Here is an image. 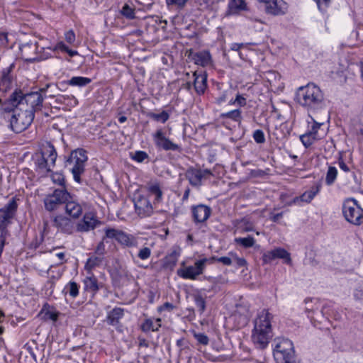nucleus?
I'll use <instances>...</instances> for the list:
<instances>
[{"label": "nucleus", "instance_id": "8fccbe9b", "mask_svg": "<svg viewBox=\"0 0 363 363\" xmlns=\"http://www.w3.org/2000/svg\"><path fill=\"white\" fill-rule=\"evenodd\" d=\"M253 138L257 143L262 144L265 142L264 132L262 130H256L253 133Z\"/></svg>", "mask_w": 363, "mask_h": 363}, {"label": "nucleus", "instance_id": "864d4df0", "mask_svg": "<svg viewBox=\"0 0 363 363\" xmlns=\"http://www.w3.org/2000/svg\"><path fill=\"white\" fill-rule=\"evenodd\" d=\"M106 238L105 236L103 238L102 241H101L96 246L95 250V254L104 257L106 253L104 240Z\"/></svg>", "mask_w": 363, "mask_h": 363}, {"label": "nucleus", "instance_id": "1a4fd4ad", "mask_svg": "<svg viewBox=\"0 0 363 363\" xmlns=\"http://www.w3.org/2000/svg\"><path fill=\"white\" fill-rule=\"evenodd\" d=\"M70 198L71 194L65 187L56 189L44 199L45 208L48 211H54L61 205L65 204L67 199Z\"/></svg>", "mask_w": 363, "mask_h": 363}, {"label": "nucleus", "instance_id": "7ed1b4c3", "mask_svg": "<svg viewBox=\"0 0 363 363\" xmlns=\"http://www.w3.org/2000/svg\"><path fill=\"white\" fill-rule=\"evenodd\" d=\"M296 99L308 112H314L325 107L323 93L319 86L313 83L300 86L296 91Z\"/></svg>", "mask_w": 363, "mask_h": 363}, {"label": "nucleus", "instance_id": "6ab92c4d", "mask_svg": "<svg viewBox=\"0 0 363 363\" xmlns=\"http://www.w3.org/2000/svg\"><path fill=\"white\" fill-rule=\"evenodd\" d=\"M193 220L196 224L205 223L211 214V208L204 204L191 207Z\"/></svg>", "mask_w": 363, "mask_h": 363}, {"label": "nucleus", "instance_id": "7c9ffc66", "mask_svg": "<svg viewBox=\"0 0 363 363\" xmlns=\"http://www.w3.org/2000/svg\"><path fill=\"white\" fill-rule=\"evenodd\" d=\"M147 190L151 194L155 196L154 203H160L162 201L163 193L158 183L154 182L149 184Z\"/></svg>", "mask_w": 363, "mask_h": 363}, {"label": "nucleus", "instance_id": "c85d7f7f", "mask_svg": "<svg viewBox=\"0 0 363 363\" xmlns=\"http://www.w3.org/2000/svg\"><path fill=\"white\" fill-rule=\"evenodd\" d=\"M321 185L320 184H316L311 187V189L308 191H305L301 196L299 197H296L294 199V202L296 203L298 201L310 203L315 196L319 192L320 189Z\"/></svg>", "mask_w": 363, "mask_h": 363}, {"label": "nucleus", "instance_id": "de8ad7c7", "mask_svg": "<svg viewBox=\"0 0 363 363\" xmlns=\"http://www.w3.org/2000/svg\"><path fill=\"white\" fill-rule=\"evenodd\" d=\"M148 158V155L144 151H136L132 156V159L138 162H143Z\"/></svg>", "mask_w": 363, "mask_h": 363}, {"label": "nucleus", "instance_id": "20e7f679", "mask_svg": "<svg viewBox=\"0 0 363 363\" xmlns=\"http://www.w3.org/2000/svg\"><path fill=\"white\" fill-rule=\"evenodd\" d=\"M274 356L279 363H298L295 355L293 342L284 337H277L274 341Z\"/></svg>", "mask_w": 363, "mask_h": 363}, {"label": "nucleus", "instance_id": "5701e85b", "mask_svg": "<svg viewBox=\"0 0 363 363\" xmlns=\"http://www.w3.org/2000/svg\"><path fill=\"white\" fill-rule=\"evenodd\" d=\"M245 10H247V5L244 0H231L228 4L225 16L238 14Z\"/></svg>", "mask_w": 363, "mask_h": 363}, {"label": "nucleus", "instance_id": "49530a36", "mask_svg": "<svg viewBox=\"0 0 363 363\" xmlns=\"http://www.w3.org/2000/svg\"><path fill=\"white\" fill-rule=\"evenodd\" d=\"M151 254L152 252L150 248L147 247H144L139 250L138 257L142 260H145L150 257Z\"/></svg>", "mask_w": 363, "mask_h": 363}, {"label": "nucleus", "instance_id": "2eb2a0df", "mask_svg": "<svg viewBox=\"0 0 363 363\" xmlns=\"http://www.w3.org/2000/svg\"><path fill=\"white\" fill-rule=\"evenodd\" d=\"M135 211L142 218L150 216L153 213V208L150 201L144 196L139 195L134 199Z\"/></svg>", "mask_w": 363, "mask_h": 363}, {"label": "nucleus", "instance_id": "e2e57ef3", "mask_svg": "<svg viewBox=\"0 0 363 363\" xmlns=\"http://www.w3.org/2000/svg\"><path fill=\"white\" fill-rule=\"evenodd\" d=\"M235 261H236V264L239 267H244L247 264V262L244 258L236 257Z\"/></svg>", "mask_w": 363, "mask_h": 363}, {"label": "nucleus", "instance_id": "b1692460", "mask_svg": "<svg viewBox=\"0 0 363 363\" xmlns=\"http://www.w3.org/2000/svg\"><path fill=\"white\" fill-rule=\"evenodd\" d=\"M185 176L191 185L194 186H200L201 185L202 174L200 172V169L189 168L186 170Z\"/></svg>", "mask_w": 363, "mask_h": 363}, {"label": "nucleus", "instance_id": "e433bc0d", "mask_svg": "<svg viewBox=\"0 0 363 363\" xmlns=\"http://www.w3.org/2000/svg\"><path fill=\"white\" fill-rule=\"evenodd\" d=\"M63 292L69 294L72 298H75L79 294V285L74 281H69L65 286Z\"/></svg>", "mask_w": 363, "mask_h": 363}, {"label": "nucleus", "instance_id": "6e6552de", "mask_svg": "<svg viewBox=\"0 0 363 363\" xmlns=\"http://www.w3.org/2000/svg\"><path fill=\"white\" fill-rule=\"evenodd\" d=\"M212 264L211 259L203 258L196 260L194 265L185 266L184 262L182 263V267L177 269V275L184 279L195 280L197 277L202 274L207 264Z\"/></svg>", "mask_w": 363, "mask_h": 363}, {"label": "nucleus", "instance_id": "39448f33", "mask_svg": "<svg viewBox=\"0 0 363 363\" xmlns=\"http://www.w3.org/2000/svg\"><path fill=\"white\" fill-rule=\"evenodd\" d=\"M87 160L86 151L79 148L72 151L65 161V167L69 168L73 174L74 181L77 183H81L80 176L85 170L84 167Z\"/></svg>", "mask_w": 363, "mask_h": 363}, {"label": "nucleus", "instance_id": "a878e982", "mask_svg": "<svg viewBox=\"0 0 363 363\" xmlns=\"http://www.w3.org/2000/svg\"><path fill=\"white\" fill-rule=\"evenodd\" d=\"M124 315V309L116 307L108 313L107 323L108 325L117 326L120 323V320Z\"/></svg>", "mask_w": 363, "mask_h": 363}, {"label": "nucleus", "instance_id": "a18cd8bd", "mask_svg": "<svg viewBox=\"0 0 363 363\" xmlns=\"http://www.w3.org/2000/svg\"><path fill=\"white\" fill-rule=\"evenodd\" d=\"M160 326V325H158V326H157L155 328L154 326L152 320H150V319H147L143 323L141 328H142L143 331H144V332H147V331H149L150 330H152V331H157V330H158V328Z\"/></svg>", "mask_w": 363, "mask_h": 363}, {"label": "nucleus", "instance_id": "423d86ee", "mask_svg": "<svg viewBox=\"0 0 363 363\" xmlns=\"http://www.w3.org/2000/svg\"><path fill=\"white\" fill-rule=\"evenodd\" d=\"M13 111L14 113L10 120V127L13 132L20 133L30 125L35 115L33 112L22 108H14Z\"/></svg>", "mask_w": 363, "mask_h": 363}, {"label": "nucleus", "instance_id": "6e6d98bb", "mask_svg": "<svg viewBox=\"0 0 363 363\" xmlns=\"http://www.w3.org/2000/svg\"><path fill=\"white\" fill-rule=\"evenodd\" d=\"M321 11H325L326 8L328 6L330 0H314Z\"/></svg>", "mask_w": 363, "mask_h": 363}, {"label": "nucleus", "instance_id": "4468645a", "mask_svg": "<svg viewBox=\"0 0 363 363\" xmlns=\"http://www.w3.org/2000/svg\"><path fill=\"white\" fill-rule=\"evenodd\" d=\"M53 226L60 232L65 234H72L74 229V223L72 219L66 216L60 214L52 218Z\"/></svg>", "mask_w": 363, "mask_h": 363}, {"label": "nucleus", "instance_id": "bf43d9fd", "mask_svg": "<svg viewBox=\"0 0 363 363\" xmlns=\"http://www.w3.org/2000/svg\"><path fill=\"white\" fill-rule=\"evenodd\" d=\"M174 308H175V306L172 303H169V302H165L162 306H161L158 308V311H172Z\"/></svg>", "mask_w": 363, "mask_h": 363}, {"label": "nucleus", "instance_id": "c03bdc74", "mask_svg": "<svg viewBox=\"0 0 363 363\" xmlns=\"http://www.w3.org/2000/svg\"><path fill=\"white\" fill-rule=\"evenodd\" d=\"M56 48L67 52L70 57H74L78 55V52L77 50L69 49V47L63 42L58 43L56 45Z\"/></svg>", "mask_w": 363, "mask_h": 363}, {"label": "nucleus", "instance_id": "ddd939ff", "mask_svg": "<svg viewBox=\"0 0 363 363\" xmlns=\"http://www.w3.org/2000/svg\"><path fill=\"white\" fill-rule=\"evenodd\" d=\"M101 224V222L97 219L94 213L86 212L82 219L77 223L76 228L78 232L85 233L94 230Z\"/></svg>", "mask_w": 363, "mask_h": 363}, {"label": "nucleus", "instance_id": "4c0bfd02", "mask_svg": "<svg viewBox=\"0 0 363 363\" xmlns=\"http://www.w3.org/2000/svg\"><path fill=\"white\" fill-rule=\"evenodd\" d=\"M337 169L335 167L330 166L328 167V172L326 174V177H325L326 184L328 186L332 185L335 182V181L337 178Z\"/></svg>", "mask_w": 363, "mask_h": 363}, {"label": "nucleus", "instance_id": "a19ab883", "mask_svg": "<svg viewBox=\"0 0 363 363\" xmlns=\"http://www.w3.org/2000/svg\"><path fill=\"white\" fill-rule=\"evenodd\" d=\"M72 101L74 105L77 104V99L73 96L58 95L55 99V102L59 104L72 105Z\"/></svg>", "mask_w": 363, "mask_h": 363}, {"label": "nucleus", "instance_id": "cd10ccee", "mask_svg": "<svg viewBox=\"0 0 363 363\" xmlns=\"http://www.w3.org/2000/svg\"><path fill=\"white\" fill-rule=\"evenodd\" d=\"M91 275L84 280L85 290L96 294L100 289L103 287L102 283H99L97 278L91 272Z\"/></svg>", "mask_w": 363, "mask_h": 363}, {"label": "nucleus", "instance_id": "dca6fc26", "mask_svg": "<svg viewBox=\"0 0 363 363\" xmlns=\"http://www.w3.org/2000/svg\"><path fill=\"white\" fill-rule=\"evenodd\" d=\"M22 58L27 62L38 60L39 45L37 42L30 41L22 44L20 47Z\"/></svg>", "mask_w": 363, "mask_h": 363}, {"label": "nucleus", "instance_id": "f8f14e48", "mask_svg": "<svg viewBox=\"0 0 363 363\" xmlns=\"http://www.w3.org/2000/svg\"><path fill=\"white\" fill-rule=\"evenodd\" d=\"M153 141L155 146L158 149H161L165 151H177L181 152L182 147L173 143L168 138L165 136V133L162 129H158L152 135Z\"/></svg>", "mask_w": 363, "mask_h": 363}, {"label": "nucleus", "instance_id": "0eeeda50", "mask_svg": "<svg viewBox=\"0 0 363 363\" xmlns=\"http://www.w3.org/2000/svg\"><path fill=\"white\" fill-rule=\"evenodd\" d=\"M342 213L345 220L355 225L363 223V209L354 199H346L342 205Z\"/></svg>", "mask_w": 363, "mask_h": 363}, {"label": "nucleus", "instance_id": "603ef678", "mask_svg": "<svg viewBox=\"0 0 363 363\" xmlns=\"http://www.w3.org/2000/svg\"><path fill=\"white\" fill-rule=\"evenodd\" d=\"M194 337L196 340L203 345H207L209 342V339L207 335L204 333H195Z\"/></svg>", "mask_w": 363, "mask_h": 363}, {"label": "nucleus", "instance_id": "f704fd0d", "mask_svg": "<svg viewBox=\"0 0 363 363\" xmlns=\"http://www.w3.org/2000/svg\"><path fill=\"white\" fill-rule=\"evenodd\" d=\"M310 120L308 121V133L310 134L318 136V130L320 128V126L323 124V123H318L315 121V119L308 115Z\"/></svg>", "mask_w": 363, "mask_h": 363}, {"label": "nucleus", "instance_id": "f03ea898", "mask_svg": "<svg viewBox=\"0 0 363 363\" xmlns=\"http://www.w3.org/2000/svg\"><path fill=\"white\" fill-rule=\"evenodd\" d=\"M273 315L267 309L262 310L254 321L252 340L256 347L264 349L272 337V319Z\"/></svg>", "mask_w": 363, "mask_h": 363}, {"label": "nucleus", "instance_id": "aec40b11", "mask_svg": "<svg viewBox=\"0 0 363 363\" xmlns=\"http://www.w3.org/2000/svg\"><path fill=\"white\" fill-rule=\"evenodd\" d=\"M288 10L287 4L283 0H273L271 4L267 6L266 12L268 14L274 16L284 15Z\"/></svg>", "mask_w": 363, "mask_h": 363}, {"label": "nucleus", "instance_id": "774afa93", "mask_svg": "<svg viewBox=\"0 0 363 363\" xmlns=\"http://www.w3.org/2000/svg\"><path fill=\"white\" fill-rule=\"evenodd\" d=\"M281 217H282V213H276L272 216V217L271 218V220L273 222H277L279 220V219L281 218Z\"/></svg>", "mask_w": 363, "mask_h": 363}, {"label": "nucleus", "instance_id": "412c9836", "mask_svg": "<svg viewBox=\"0 0 363 363\" xmlns=\"http://www.w3.org/2000/svg\"><path fill=\"white\" fill-rule=\"evenodd\" d=\"M189 57L191 58L196 65H201L202 67L208 66L211 62V54L206 50L196 52L191 51L189 55Z\"/></svg>", "mask_w": 363, "mask_h": 363}, {"label": "nucleus", "instance_id": "4d7b16f0", "mask_svg": "<svg viewBox=\"0 0 363 363\" xmlns=\"http://www.w3.org/2000/svg\"><path fill=\"white\" fill-rule=\"evenodd\" d=\"M167 262L165 263L166 266L174 267L176 265L177 262V258L174 254H171L168 257H167Z\"/></svg>", "mask_w": 363, "mask_h": 363}, {"label": "nucleus", "instance_id": "338daca9", "mask_svg": "<svg viewBox=\"0 0 363 363\" xmlns=\"http://www.w3.org/2000/svg\"><path fill=\"white\" fill-rule=\"evenodd\" d=\"M139 346L140 347H148L149 343L146 341L144 338H139Z\"/></svg>", "mask_w": 363, "mask_h": 363}, {"label": "nucleus", "instance_id": "ea45409f", "mask_svg": "<svg viewBox=\"0 0 363 363\" xmlns=\"http://www.w3.org/2000/svg\"><path fill=\"white\" fill-rule=\"evenodd\" d=\"M235 242L245 248H249L255 245V240L253 237L249 235L247 238H235Z\"/></svg>", "mask_w": 363, "mask_h": 363}, {"label": "nucleus", "instance_id": "79ce46f5", "mask_svg": "<svg viewBox=\"0 0 363 363\" xmlns=\"http://www.w3.org/2000/svg\"><path fill=\"white\" fill-rule=\"evenodd\" d=\"M194 300L199 311L203 313L206 310V301L205 298L201 294L194 295Z\"/></svg>", "mask_w": 363, "mask_h": 363}, {"label": "nucleus", "instance_id": "3c124183", "mask_svg": "<svg viewBox=\"0 0 363 363\" xmlns=\"http://www.w3.org/2000/svg\"><path fill=\"white\" fill-rule=\"evenodd\" d=\"M52 179L54 183L62 186V188L65 187V178L62 174L58 172L52 174Z\"/></svg>", "mask_w": 363, "mask_h": 363}, {"label": "nucleus", "instance_id": "c756f323", "mask_svg": "<svg viewBox=\"0 0 363 363\" xmlns=\"http://www.w3.org/2000/svg\"><path fill=\"white\" fill-rule=\"evenodd\" d=\"M40 315L42 316V319L44 320H52L55 322L58 318L59 313L55 310H50V306L46 303L43 306Z\"/></svg>", "mask_w": 363, "mask_h": 363}, {"label": "nucleus", "instance_id": "393cba45", "mask_svg": "<svg viewBox=\"0 0 363 363\" xmlns=\"http://www.w3.org/2000/svg\"><path fill=\"white\" fill-rule=\"evenodd\" d=\"M40 154L48 159L51 162V164H54L55 165L57 153L54 145L50 142L46 141L43 144V148L40 151Z\"/></svg>", "mask_w": 363, "mask_h": 363}, {"label": "nucleus", "instance_id": "a211bd4d", "mask_svg": "<svg viewBox=\"0 0 363 363\" xmlns=\"http://www.w3.org/2000/svg\"><path fill=\"white\" fill-rule=\"evenodd\" d=\"M67 200L65 204V213L72 219H78L83 213L82 204L73 194H71V198Z\"/></svg>", "mask_w": 363, "mask_h": 363}, {"label": "nucleus", "instance_id": "bb28decb", "mask_svg": "<svg viewBox=\"0 0 363 363\" xmlns=\"http://www.w3.org/2000/svg\"><path fill=\"white\" fill-rule=\"evenodd\" d=\"M35 164L37 169L43 173L52 172V169L55 167V164H51V162L42 154L36 158Z\"/></svg>", "mask_w": 363, "mask_h": 363}, {"label": "nucleus", "instance_id": "f3484780", "mask_svg": "<svg viewBox=\"0 0 363 363\" xmlns=\"http://www.w3.org/2000/svg\"><path fill=\"white\" fill-rule=\"evenodd\" d=\"M276 259H283L286 264H291L290 253L281 247H277L272 250L267 251L263 255V262L265 264L270 263Z\"/></svg>", "mask_w": 363, "mask_h": 363}, {"label": "nucleus", "instance_id": "9d476101", "mask_svg": "<svg viewBox=\"0 0 363 363\" xmlns=\"http://www.w3.org/2000/svg\"><path fill=\"white\" fill-rule=\"evenodd\" d=\"M18 208L15 198H12L1 208H0V237L6 235L7 228L11 224Z\"/></svg>", "mask_w": 363, "mask_h": 363}, {"label": "nucleus", "instance_id": "13d9d810", "mask_svg": "<svg viewBox=\"0 0 363 363\" xmlns=\"http://www.w3.org/2000/svg\"><path fill=\"white\" fill-rule=\"evenodd\" d=\"M65 40L70 44L75 41V34L72 30H69L65 33Z\"/></svg>", "mask_w": 363, "mask_h": 363}, {"label": "nucleus", "instance_id": "0e129e2a", "mask_svg": "<svg viewBox=\"0 0 363 363\" xmlns=\"http://www.w3.org/2000/svg\"><path fill=\"white\" fill-rule=\"evenodd\" d=\"M242 222H243L245 224V227L244 228L245 231L249 232V231H252L253 230L252 225L248 221H247L245 219H242Z\"/></svg>", "mask_w": 363, "mask_h": 363}, {"label": "nucleus", "instance_id": "69168bd1", "mask_svg": "<svg viewBox=\"0 0 363 363\" xmlns=\"http://www.w3.org/2000/svg\"><path fill=\"white\" fill-rule=\"evenodd\" d=\"M244 45L243 43H233L231 45V50L235 51H238L241 48H242Z\"/></svg>", "mask_w": 363, "mask_h": 363}, {"label": "nucleus", "instance_id": "680f3d73", "mask_svg": "<svg viewBox=\"0 0 363 363\" xmlns=\"http://www.w3.org/2000/svg\"><path fill=\"white\" fill-rule=\"evenodd\" d=\"M339 166L340 168L345 172H348L350 171L349 167L342 160H339Z\"/></svg>", "mask_w": 363, "mask_h": 363}, {"label": "nucleus", "instance_id": "f257e3e1", "mask_svg": "<svg viewBox=\"0 0 363 363\" xmlns=\"http://www.w3.org/2000/svg\"><path fill=\"white\" fill-rule=\"evenodd\" d=\"M14 63L4 68L0 77V104L4 112L10 113L14 108H22L33 112L41 110L44 97L38 91L23 94L21 89H16L10 96L3 101V98L7 91L11 89L13 75L11 74Z\"/></svg>", "mask_w": 363, "mask_h": 363}, {"label": "nucleus", "instance_id": "c9c22d12", "mask_svg": "<svg viewBox=\"0 0 363 363\" xmlns=\"http://www.w3.org/2000/svg\"><path fill=\"white\" fill-rule=\"evenodd\" d=\"M147 116L152 120L162 123H164L169 118V114L166 111H162L160 113L149 112Z\"/></svg>", "mask_w": 363, "mask_h": 363}, {"label": "nucleus", "instance_id": "052dcab7", "mask_svg": "<svg viewBox=\"0 0 363 363\" xmlns=\"http://www.w3.org/2000/svg\"><path fill=\"white\" fill-rule=\"evenodd\" d=\"M236 103L240 106H244L246 105V99L240 94H237L235 99L233 101V104Z\"/></svg>", "mask_w": 363, "mask_h": 363}, {"label": "nucleus", "instance_id": "72a5a7b5", "mask_svg": "<svg viewBox=\"0 0 363 363\" xmlns=\"http://www.w3.org/2000/svg\"><path fill=\"white\" fill-rule=\"evenodd\" d=\"M222 119L229 118L235 122H240L242 120L241 111L240 109H235L226 113H222L220 115Z\"/></svg>", "mask_w": 363, "mask_h": 363}, {"label": "nucleus", "instance_id": "9b49d317", "mask_svg": "<svg viewBox=\"0 0 363 363\" xmlns=\"http://www.w3.org/2000/svg\"><path fill=\"white\" fill-rule=\"evenodd\" d=\"M105 238L115 239L121 245L128 247H136L138 244L134 236L116 228H106Z\"/></svg>", "mask_w": 363, "mask_h": 363}, {"label": "nucleus", "instance_id": "4be33fe9", "mask_svg": "<svg viewBox=\"0 0 363 363\" xmlns=\"http://www.w3.org/2000/svg\"><path fill=\"white\" fill-rule=\"evenodd\" d=\"M194 86L198 94H203L207 87V75L202 72H194Z\"/></svg>", "mask_w": 363, "mask_h": 363}, {"label": "nucleus", "instance_id": "58836bf2", "mask_svg": "<svg viewBox=\"0 0 363 363\" xmlns=\"http://www.w3.org/2000/svg\"><path fill=\"white\" fill-rule=\"evenodd\" d=\"M318 139V136H314L308 132L300 137L301 141L306 147H310Z\"/></svg>", "mask_w": 363, "mask_h": 363}, {"label": "nucleus", "instance_id": "473e14b6", "mask_svg": "<svg viewBox=\"0 0 363 363\" xmlns=\"http://www.w3.org/2000/svg\"><path fill=\"white\" fill-rule=\"evenodd\" d=\"M91 79L84 77H73L67 82V84L73 86L83 87L90 84Z\"/></svg>", "mask_w": 363, "mask_h": 363}, {"label": "nucleus", "instance_id": "37998d69", "mask_svg": "<svg viewBox=\"0 0 363 363\" xmlns=\"http://www.w3.org/2000/svg\"><path fill=\"white\" fill-rule=\"evenodd\" d=\"M121 14L128 19L135 18V11L133 8H131L129 5L125 4L121 11Z\"/></svg>", "mask_w": 363, "mask_h": 363}, {"label": "nucleus", "instance_id": "2f4dec72", "mask_svg": "<svg viewBox=\"0 0 363 363\" xmlns=\"http://www.w3.org/2000/svg\"><path fill=\"white\" fill-rule=\"evenodd\" d=\"M104 257L100 255L91 256L86 261L85 269L91 272L94 268L102 264Z\"/></svg>", "mask_w": 363, "mask_h": 363}, {"label": "nucleus", "instance_id": "09e8293b", "mask_svg": "<svg viewBox=\"0 0 363 363\" xmlns=\"http://www.w3.org/2000/svg\"><path fill=\"white\" fill-rule=\"evenodd\" d=\"M208 259H211L212 264L215 261H217L218 262H221L223 264L226 265V266H230L232 264V259L228 257H217L213 256L211 258H209Z\"/></svg>", "mask_w": 363, "mask_h": 363}, {"label": "nucleus", "instance_id": "5fc2aeb1", "mask_svg": "<svg viewBox=\"0 0 363 363\" xmlns=\"http://www.w3.org/2000/svg\"><path fill=\"white\" fill-rule=\"evenodd\" d=\"M189 0H166L167 5H176L179 9H182L185 6Z\"/></svg>", "mask_w": 363, "mask_h": 363}]
</instances>
